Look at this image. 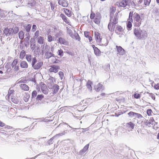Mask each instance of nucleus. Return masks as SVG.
Instances as JSON below:
<instances>
[{"instance_id": "1", "label": "nucleus", "mask_w": 159, "mask_h": 159, "mask_svg": "<svg viewBox=\"0 0 159 159\" xmlns=\"http://www.w3.org/2000/svg\"><path fill=\"white\" fill-rule=\"evenodd\" d=\"M134 24V26L139 27L141 24L142 19L144 18V14L143 13L141 14V16L137 13L134 12L133 14Z\"/></svg>"}, {"instance_id": "2", "label": "nucleus", "mask_w": 159, "mask_h": 159, "mask_svg": "<svg viewBox=\"0 0 159 159\" xmlns=\"http://www.w3.org/2000/svg\"><path fill=\"white\" fill-rule=\"evenodd\" d=\"M134 11H131L129 13V18L128 20V22L126 24V27L128 30H131L132 27V23L133 22V16Z\"/></svg>"}, {"instance_id": "3", "label": "nucleus", "mask_w": 159, "mask_h": 159, "mask_svg": "<svg viewBox=\"0 0 159 159\" xmlns=\"http://www.w3.org/2000/svg\"><path fill=\"white\" fill-rule=\"evenodd\" d=\"M40 87L42 93L45 94L48 93V90L46 85L44 83L41 82L40 83Z\"/></svg>"}, {"instance_id": "4", "label": "nucleus", "mask_w": 159, "mask_h": 159, "mask_svg": "<svg viewBox=\"0 0 159 159\" xmlns=\"http://www.w3.org/2000/svg\"><path fill=\"white\" fill-rule=\"evenodd\" d=\"M141 30L140 28H135L134 30V34L137 39H142Z\"/></svg>"}, {"instance_id": "5", "label": "nucleus", "mask_w": 159, "mask_h": 159, "mask_svg": "<svg viewBox=\"0 0 159 159\" xmlns=\"http://www.w3.org/2000/svg\"><path fill=\"white\" fill-rule=\"evenodd\" d=\"M60 69V67L58 65H53L50 66V68L49 69L50 72H54L57 73Z\"/></svg>"}, {"instance_id": "6", "label": "nucleus", "mask_w": 159, "mask_h": 159, "mask_svg": "<svg viewBox=\"0 0 159 159\" xmlns=\"http://www.w3.org/2000/svg\"><path fill=\"white\" fill-rule=\"evenodd\" d=\"M11 28H9L7 27L4 28L3 32L6 36H11L12 34V33L11 30Z\"/></svg>"}, {"instance_id": "7", "label": "nucleus", "mask_w": 159, "mask_h": 159, "mask_svg": "<svg viewBox=\"0 0 159 159\" xmlns=\"http://www.w3.org/2000/svg\"><path fill=\"white\" fill-rule=\"evenodd\" d=\"M57 41L61 44H63L65 45H68L69 42L68 41L66 40L64 38L60 37L58 38Z\"/></svg>"}, {"instance_id": "8", "label": "nucleus", "mask_w": 159, "mask_h": 159, "mask_svg": "<svg viewBox=\"0 0 159 159\" xmlns=\"http://www.w3.org/2000/svg\"><path fill=\"white\" fill-rule=\"evenodd\" d=\"M95 39L97 42L100 43L102 42V39L100 38V35L99 33L98 32H94V33Z\"/></svg>"}, {"instance_id": "9", "label": "nucleus", "mask_w": 159, "mask_h": 159, "mask_svg": "<svg viewBox=\"0 0 159 159\" xmlns=\"http://www.w3.org/2000/svg\"><path fill=\"white\" fill-rule=\"evenodd\" d=\"M91 46L93 48L95 55L97 56H99L101 53L100 50L94 44H92Z\"/></svg>"}, {"instance_id": "10", "label": "nucleus", "mask_w": 159, "mask_h": 159, "mask_svg": "<svg viewBox=\"0 0 159 159\" xmlns=\"http://www.w3.org/2000/svg\"><path fill=\"white\" fill-rule=\"evenodd\" d=\"M64 134V133L63 132L60 133L58 134H56L52 138H51L47 142V143L48 144V145H50L51 144H52L53 142V141L54 139H55L58 136H62Z\"/></svg>"}, {"instance_id": "11", "label": "nucleus", "mask_w": 159, "mask_h": 159, "mask_svg": "<svg viewBox=\"0 0 159 159\" xmlns=\"http://www.w3.org/2000/svg\"><path fill=\"white\" fill-rule=\"evenodd\" d=\"M116 48L118 53L120 55H123L125 53V50L120 46H116Z\"/></svg>"}, {"instance_id": "12", "label": "nucleus", "mask_w": 159, "mask_h": 159, "mask_svg": "<svg viewBox=\"0 0 159 159\" xmlns=\"http://www.w3.org/2000/svg\"><path fill=\"white\" fill-rule=\"evenodd\" d=\"M94 88L96 92H99L100 91H102L104 89V87L102 84L99 83Z\"/></svg>"}, {"instance_id": "13", "label": "nucleus", "mask_w": 159, "mask_h": 159, "mask_svg": "<svg viewBox=\"0 0 159 159\" xmlns=\"http://www.w3.org/2000/svg\"><path fill=\"white\" fill-rule=\"evenodd\" d=\"M52 92L51 93L54 95L56 94L58 92L59 89V87L58 85L56 84H54L53 85Z\"/></svg>"}, {"instance_id": "14", "label": "nucleus", "mask_w": 159, "mask_h": 159, "mask_svg": "<svg viewBox=\"0 0 159 159\" xmlns=\"http://www.w3.org/2000/svg\"><path fill=\"white\" fill-rule=\"evenodd\" d=\"M37 93L36 90H34L32 93L31 104H34L35 101V98L37 95Z\"/></svg>"}, {"instance_id": "15", "label": "nucleus", "mask_w": 159, "mask_h": 159, "mask_svg": "<svg viewBox=\"0 0 159 159\" xmlns=\"http://www.w3.org/2000/svg\"><path fill=\"white\" fill-rule=\"evenodd\" d=\"M129 3V0H122L119 4L120 7H125Z\"/></svg>"}, {"instance_id": "16", "label": "nucleus", "mask_w": 159, "mask_h": 159, "mask_svg": "<svg viewBox=\"0 0 159 159\" xmlns=\"http://www.w3.org/2000/svg\"><path fill=\"white\" fill-rule=\"evenodd\" d=\"M60 16L62 18L63 21H64L66 23L68 24V25H71L70 24L69 21L68 20V19L64 15V14L63 13L61 14H60Z\"/></svg>"}, {"instance_id": "17", "label": "nucleus", "mask_w": 159, "mask_h": 159, "mask_svg": "<svg viewBox=\"0 0 159 159\" xmlns=\"http://www.w3.org/2000/svg\"><path fill=\"white\" fill-rule=\"evenodd\" d=\"M43 65V62L42 61H40L35 65L32 67L35 70H38Z\"/></svg>"}, {"instance_id": "18", "label": "nucleus", "mask_w": 159, "mask_h": 159, "mask_svg": "<svg viewBox=\"0 0 159 159\" xmlns=\"http://www.w3.org/2000/svg\"><path fill=\"white\" fill-rule=\"evenodd\" d=\"M58 3L59 5L63 7H66L68 6L67 2L64 0H58Z\"/></svg>"}, {"instance_id": "19", "label": "nucleus", "mask_w": 159, "mask_h": 159, "mask_svg": "<svg viewBox=\"0 0 159 159\" xmlns=\"http://www.w3.org/2000/svg\"><path fill=\"white\" fill-rule=\"evenodd\" d=\"M123 28L121 26L117 25L115 28V32L118 34H119L121 32Z\"/></svg>"}, {"instance_id": "20", "label": "nucleus", "mask_w": 159, "mask_h": 159, "mask_svg": "<svg viewBox=\"0 0 159 159\" xmlns=\"http://www.w3.org/2000/svg\"><path fill=\"white\" fill-rule=\"evenodd\" d=\"M45 58L46 59H48L52 57H55L56 56L54 54L52 53L51 52L47 51L45 53Z\"/></svg>"}, {"instance_id": "21", "label": "nucleus", "mask_w": 159, "mask_h": 159, "mask_svg": "<svg viewBox=\"0 0 159 159\" xmlns=\"http://www.w3.org/2000/svg\"><path fill=\"white\" fill-rule=\"evenodd\" d=\"M20 67L23 68H27L28 67V65L27 62L24 61L20 62Z\"/></svg>"}, {"instance_id": "22", "label": "nucleus", "mask_w": 159, "mask_h": 159, "mask_svg": "<svg viewBox=\"0 0 159 159\" xmlns=\"http://www.w3.org/2000/svg\"><path fill=\"white\" fill-rule=\"evenodd\" d=\"M64 12L65 14L66 15L69 17H70L71 16V11L70 10L68 9L67 8H63Z\"/></svg>"}, {"instance_id": "23", "label": "nucleus", "mask_w": 159, "mask_h": 159, "mask_svg": "<svg viewBox=\"0 0 159 159\" xmlns=\"http://www.w3.org/2000/svg\"><path fill=\"white\" fill-rule=\"evenodd\" d=\"M116 9L114 8H112L110 10V21H111L113 18L114 13L115 12Z\"/></svg>"}, {"instance_id": "24", "label": "nucleus", "mask_w": 159, "mask_h": 159, "mask_svg": "<svg viewBox=\"0 0 159 159\" xmlns=\"http://www.w3.org/2000/svg\"><path fill=\"white\" fill-rule=\"evenodd\" d=\"M20 87L24 91H28L29 89V86L25 84H21Z\"/></svg>"}, {"instance_id": "25", "label": "nucleus", "mask_w": 159, "mask_h": 159, "mask_svg": "<svg viewBox=\"0 0 159 159\" xmlns=\"http://www.w3.org/2000/svg\"><path fill=\"white\" fill-rule=\"evenodd\" d=\"M135 125L132 122H129L126 124V127L128 128H130L131 130L134 129Z\"/></svg>"}, {"instance_id": "26", "label": "nucleus", "mask_w": 159, "mask_h": 159, "mask_svg": "<svg viewBox=\"0 0 159 159\" xmlns=\"http://www.w3.org/2000/svg\"><path fill=\"white\" fill-rule=\"evenodd\" d=\"M66 30L69 36L72 39H74V34H73L72 30L69 29L68 27H66Z\"/></svg>"}, {"instance_id": "27", "label": "nucleus", "mask_w": 159, "mask_h": 159, "mask_svg": "<svg viewBox=\"0 0 159 159\" xmlns=\"http://www.w3.org/2000/svg\"><path fill=\"white\" fill-rule=\"evenodd\" d=\"M31 25L30 24H28L26 26H24V28L27 33H29L31 27Z\"/></svg>"}, {"instance_id": "28", "label": "nucleus", "mask_w": 159, "mask_h": 159, "mask_svg": "<svg viewBox=\"0 0 159 159\" xmlns=\"http://www.w3.org/2000/svg\"><path fill=\"white\" fill-rule=\"evenodd\" d=\"M118 13H116L115 15L114 19H113V21L111 22L113 24H117L118 22Z\"/></svg>"}, {"instance_id": "29", "label": "nucleus", "mask_w": 159, "mask_h": 159, "mask_svg": "<svg viewBox=\"0 0 159 159\" xmlns=\"http://www.w3.org/2000/svg\"><path fill=\"white\" fill-rule=\"evenodd\" d=\"M92 84L93 83L91 81L88 80L86 84V86L87 88L91 91L92 90Z\"/></svg>"}, {"instance_id": "30", "label": "nucleus", "mask_w": 159, "mask_h": 159, "mask_svg": "<svg viewBox=\"0 0 159 159\" xmlns=\"http://www.w3.org/2000/svg\"><path fill=\"white\" fill-rule=\"evenodd\" d=\"M26 55L25 51L24 50H22L20 53L19 57L20 59L22 60L24 58V57L26 56Z\"/></svg>"}, {"instance_id": "31", "label": "nucleus", "mask_w": 159, "mask_h": 159, "mask_svg": "<svg viewBox=\"0 0 159 159\" xmlns=\"http://www.w3.org/2000/svg\"><path fill=\"white\" fill-rule=\"evenodd\" d=\"M19 38L22 40L25 37V33L22 30L20 31L18 33Z\"/></svg>"}, {"instance_id": "32", "label": "nucleus", "mask_w": 159, "mask_h": 159, "mask_svg": "<svg viewBox=\"0 0 159 159\" xmlns=\"http://www.w3.org/2000/svg\"><path fill=\"white\" fill-rule=\"evenodd\" d=\"M37 42L40 44H42L44 43V38L42 36H39L37 38Z\"/></svg>"}, {"instance_id": "33", "label": "nucleus", "mask_w": 159, "mask_h": 159, "mask_svg": "<svg viewBox=\"0 0 159 159\" xmlns=\"http://www.w3.org/2000/svg\"><path fill=\"white\" fill-rule=\"evenodd\" d=\"M11 30L12 33V34H16L19 31V28L16 26L13 29L12 28H11Z\"/></svg>"}, {"instance_id": "34", "label": "nucleus", "mask_w": 159, "mask_h": 159, "mask_svg": "<svg viewBox=\"0 0 159 159\" xmlns=\"http://www.w3.org/2000/svg\"><path fill=\"white\" fill-rule=\"evenodd\" d=\"M70 127V128H71V127L70 126V125H68ZM72 129H73V128H72ZM73 129H75V130H74V131L76 132H77L76 131V130H78V129H83V130L82 131V133H85L87 131H88L89 130V129L88 128H81V129H80V128H73Z\"/></svg>"}, {"instance_id": "35", "label": "nucleus", "mask_w": 159, "mask_h": 159, "mask_svg": "<svg viewBox=\"0 0 159 159\" xmlns=\"http://www.w3.org/2000/svg\"><path fill=\"white\" fill-rule=\"evenodd\" d=\"M36 4V2L34 0H31L29 1V2L28 3V5L30 7H34V6Z\"/></svg>"}, {"instance_id": "36", "label": "nucleus", "mask_w": 159, "mask_h": 159, "mask_svg": "<svg viewBox=\"0 0 159 159\" xmlns=\"http://www.w3.org/2000/svg\"><path fill=\"white\" fill-rule=\"evenodd\" d=\"M44 98V96L42 94H38L36 98V101H41Z\"/></svg>"}, {"instance_id": "37", "label": "nucleus", "mask_w": 159, "mask_h": 159, "mask_svg": "<svg viewBox=\"0 0 159 159\" xmlns=\"http://www.w3.org/2000/svg\"><path fill=\"white\" fill-rule=\"evenodd\" d=\"M141 36L142 39V38H145L147 37L148 34L146 32V31L145 30L142 31L141 30Z\"/></svg>"}, {"instance_id": "38", "label": "nucleus", "mask_w": 159, "mask_h": 159, "mask_svg": "<svg viewBox=\"0 0 159 159\" xmlns=\"http://www.w3.org/2000/svg\"><path fill=\"white\" fill-rule=\"evenodd\" d=\"M136 113L130 111L128 114L127 115L129 116V117L130 118H133L135 117Z\"/></svg>"}, {"instance_id": "39", "label": "nucleus", "mask_w": 159, "mask_h": 159, "mask_svg": "<svg viewBox=\"0 0 159 159\" xmlns=\"http://www.w3.org/2000/svg\"><path fill=\"white\" fill-rule=\"evenodd\" d=\"M18 59H15L11 64V66L12 68H13L18 63Z\"/></svg>"}, {"instance_id": "40", "label": "nucleus", "mask_w": 159, "mask_h": 159, "mask_svg": "<svg viewBox=\"0 0 159 159\" xmlns=\"http://www.w3.org/2000/svg\"><path fill=\"white\" fill-rule=\"evenodd\" d=\"M74 32L75 34L74 35V38H75L76 40H77L78 41H80V40L81 39L79 34L78 33H76V31L75 30H74Z\"/></svg>"}, {"instance_id": "41", "label": "nucleus", "mask_w": 159, "mask_h": 159, "mask_svg": "<svg viewBox=\"0 0 159 159\" xmlns=\"http://www.w3.org/2000/svg\"><path fill=\"white\" fill-rule=\"evenodd\" d=\"M24 44L25 47H28L30 44V39L28 38H25V42Z\"/></svg>"}, {"instance_id": "42", "label": "nucleus", "mask_w": 159, "mask_h": 159, "mask_svg": "<svg viewBox=\"0 0 159 159\" xmlns=\"http://www.w3.org/2000/svg\"><path fill=\"white\" fill-rule=\"evenodd\" d=\"M11 88H10L7 94V98H9L11 96V95L14 92V91L13 90H11Z\"/></svg>"}, {"instance_id": "43", "label": "nucleus", "mask_w": 159, "mask_h": 159, "mask_svg": "<svg viewBox=\"0 0 159 159\" xmlns=\"http://www.w3.org/2000/svg\"><path fill=\"white\" fill-rule=\"evenodd\" d=\"M11 100L15 104H17L19 102L18 100L14 96H11Z\"/></svg>"}, {"instance_id": "44", "label": "nucleus", "mask_w": 159, "mask_h": 159, "mask_svg": "<svg viewBox=\"0 0 159 159\" xmlns=\"http://www.w3.org/2000/svg\"><path fill=\"white\" fill-rule=\"evenodd\" d=\"M37 62V60L36 57H34L32 60L31 65L32 67H33Z\"/></svg>"}, {"instance_id": "45", "label": "nucleus", "mask_w": 159, "mask_h": 159, "mask_svg": "<svg viewBox=\"0 0 159 159\" xmlns=\"http://www.w3.org/2000/svg\"><path fill=\"white\" fill-rule=\"evenodd\" d=\"M26 59L28 62H30L32 59V56L30 54H27L26 56Z\"/></svg>"}, {"instance_id": "46", "label": "nucleus", "mask_w": 159, "mask_h": 159, "mask_svg": "<svg viewBox=\"0 0 159 159\" xmlns=\"http://www.w3.org/2000/svg\"><path fill=\"white\" fill-rule=\"evenodd\" d=\"M153 11L155 13V16H156V18L159 17V9L155 8L153 9Z\"/></svg>"}, {"instance_id": "47", "label": "nucleus", "mask_w": 159, "mask_h": 159, "mask_svg": "<svg viewBox=\"0 0 159 159\" xmlns=\"http://www.w3.org/2000/svg\"><path fill=\"white\" fill-rule=\"evenodd\" d=\"M4 129H6V132H12V131H8V129H12V127L10 126L9 125H6L5 124V125L4 127Z\"/></svg>"}, {"instance_id": "48", "label": "nucleus", "mask_w": 159, "mask_h": 159, "mask_svg": "<svg viewBox=\"0 0 159 159\" xmlns=\"http://www.w3.org/2000/svg\"><path fill=\"white\" fill-rule=\"evenodd\" d=\"M30 97V95L28 93L26 94V96H24L23 98V99L24 101L27 102L28 101Z\"/></svg>"}, {"instance_id": "49", "label": "nucleus", "mask_w": 159, "mask_h": 159, "mask_svg": "<svg viewBox=\"0 0 159 159\" xmlns=\"http://www.w3.org/2000/svg\"><path fill=\"white\" fill-rule=\"evenodd\" d=\"M55 39L54 37H52L51 35H49L48 37V42H50L54 40Z\"/></svg>"}, {"instance_id": "50", "label": "nucleus", "mask_w": 159, "mask_h": 159, "mask_svg": "<svg viewBox=\"0 0 159 159\" xmlns=\"http://www.w3.org/2000/svg\"><path fill=\"white\" fill-rule=\"evenodd\" d=\"M118 159H128L127 156H125L124 155H118L117 156Z\"/></svg>"}, {"instance_id": "51", "label": "nucleus", "mask_w": 159, "mask_h": 159, "mask_svg": "<svg viewBox=\"0 0 159 159\" xmlns=\"http://www.w3.org/2000/svg\"><path fill=\"white\" fill-rule=\"evenodd\" d=\"M93 19V21L95 24L98 25L100 23L101 19L98 18H95Z\"/></svg>"}, {"instance_id": "52", "label": "nucleus", "mask_w": 159, "mask_h": 159, "mask_svg": "<svg viewBox=\"0 0 159 159\" xmlns=\"http://www.w3.org/2000/svg\"><path fill=\"white\" fill-rule=\"evenodd\" d=\"M57 52L58 53V55L60 56V57H61L63 56L64 54L63 52L62 49H60L58 50Z\"/></svg>"}, {"instance_id": "53", "label": "nucleus", "mask_w": 159, "mask_h": 159, "mask_svg": "<svg viewBox=\"0 0 159 159\" xmlns=\"http://www.w3.org/2000/svg\"><path fill=\"white\" fill-rule=\"evenodd\" d=\"M58 75H59V77L61 79V80H62L63 79V77L64 76V73L62 71H60L58 72Z\"/></svg>"}, {"instance_id": "54", "label": "nucleus", "mask_w": 159, "mask_h": 159, "mask_svg": "<svg viewBox=\"0 0 159 159\" xmlns=\"http://www.w3.org/2000/svg\"><path fill=\"white\" fill-rule=\"evenodd\" d=\"M141 94L137 93H135L134 94V97L136 99H139L141 97Z\"/></svg>"}, {"instance_id": "55", "label": "nucleus", "mask_w": 159, "mask_h": 159, "mask_svg": "<svg viewBox=\"0 0 159 159\" xmlns=\"http://www.w3.org/2000/svg\"><path fill=\"white\" fill-rule=\"evenodd\" d=\"M126 111H124L123 112L122 111H120L117 113H116L115 114V116L116 117H118L121 115L123 114L124 113H125Z\"/></svg>"}, {"instance_id": "56", "label": "nucleus", "mask_w": 159, "mask_h": 159, "mask_svg": "<svg viewBox=\"0 0 159 159\" xmlns=\"http://www.w3.org/2000/svg\"><path fill=\"white\" fill-rule=\"evenodd\" d=\"M151 0H144V5L145 6H149Z\"/></svg>"}, {"instance_id": "57", "label": "nucleus", "mask_w": 159, "mask_h": 159, "mask_svg": "<svg viewBox=\"0 0 159 159\" xmlns=\"http://www.w3.org/2000/svg\"><path fill=\"white\" fill-rule=\"evenodd\" d=\"M106 95V94L105 93H102L99 95L97 96V98L101 99L103 97H104Z\"/></svg>"}, {"instance_id": "58", "label": "nucleus", "mask_w": 159, "mask_h": 159, "mask_svg": "<svg viewBox=\"0 0 159 159\" xmlns=\"http://www.w3.org/2000/svg\"><path fill=\"white\" fill-rule=\"evenodd\" d=\"M116 24H113V23H112V25L111 29V32H113L114 31L115 28H116Z\"/></svg>"}, {"instance_id": "59", "label": "nucleus", "mask_w": 159, "mask_h": 159, "mask_svg": "<svg viewBox=\"0 0 159 159\" xmlns=\"http://www.w3.org/2000/svg\"><path fill=\"white\" fill-rule=\"evenodd\" d=\"M140 122H141V123H144L145 124H146V125H148V124H151V122H149L148 120H143L142 121H141Z\"/></svg>"}, {"instance_id": "60", "label": "nucleus", "mask_w": 159, "mask_h": 159, "mask_svg": "<svg viewBox=\"0 0 159 159\" xmlns=\"http://www.w3.org/2000/svg\"><path fill=\"white\" fill-rule=\"evenodd\" d=\"M96 16L95 14L92 11L91 12L90 15V18L91 20L93 19L94 18L95 16Z\"/></svg>"}, {"instance_id": "61", "label": "nucleus", "mask_w": 159, "mask_h": 159, "mask_svg": "<svg viewBox=\"0 0 159 159\" xmlns=\"http://www.w3.org/2000/svg\"><path fill=\"white\" fill-rule=\"evenodd\" d=\"M20 48L21 50L23 49L24 47L23 46V41L20 40Z\"/></svg>"}, {"instance_id": "62", "label": "nucleus", "mask_w": 159, "mask_h": 159, "mask_svg": "<svg viewBox=\"0 0 159 159\" xmlns=\"http://www.w3.org/2000/svg\"><path fill=\"white\" fill-rule=\"evenodd\" d=\"M152 112V110L150 109H148L147 110V113L149 116L151 115Z\"/></svg>"}, {"instance_id": "63", "label": "nucleus", "mask_w": 159, "mask_h": 159, "mask_svg": "<svg viewBox=\"0 0 159 159\" xmlns=\"http://www.w3.org/2000/svg\"><path fill=\"white\" fill-rule=\"evenodd\" d=\"M48 80H50V81L52 83H54L56 82L55 79L54 77L51 76H50V78Z\"/></svg>"}, {"instance_id": "64", "label": "nucleus", "mask_w": 159, "mask_h": 159, "mask_svg": "<svg viewBox=\"0 0 159 159\" xmlns=\"http://www.w3.org/2000/svg\"><path fill=\"white\" fill-rule=\"evenodd\" d=\"M35 38H31L30 40V45H33L35 44Z\"/></svg>"}]
</instances>
